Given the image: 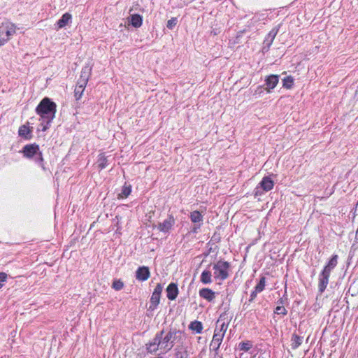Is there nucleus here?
<instances>
[{
	"label": "nucleus",
	"instance_id": "24",
	"mask_svg": "<svg viewBox=\"0 0 358 358\" xmlns=\"http://www.w3.org/2000/svg\"><path fill=\"white\" fill-rule=\"evenodd\" d=\"M224 336V333H222L221 335H219L217 333H215L213 336L211 345L215 346L216 348H218L220 345V342L222 341V338Z\"/></svg>",
	"mask_w": 358,
	"mask_h": 358
},
{
	"label": "nucleus",
	"instance_id": "8",
	"mask_svg": "<svg viewBox=\"0 0 358 358\" xmlns=\"http://www.w3.org/2000/svg\"><path fill=\"white\" fill-rule=\"evenodd\" d=\"M31 133L32 127H29V123L20 126L18 130L19 136L27 140L31 138Z\"/></svg>",
	"mask_w": 358,
	"mask_h": 358
},
{
	"label": "nucleus",
	"instance_id": "28",
	"mask_svg": "<svg viewBox=\"0 0 358 358\" xmlns=\"http://www.w3.org/2000/svg\"><path fill=\"white\" fill-rule=\"evenodd\" d=\"M264 287H265V278L262 277L260 279L259 283L255 287V292L256 293L261 292L264 289Z\"/></svg>",
	"mask_w": 358,
	"mask_h": 358
},
{
	"label": "nucleus",
	"instance_id": "26",
	"mask_svg": "<svg viewBox=\"0 0 358 358\" xmlns=\"http://www.w3.org/2000/svg\"><path fill=\"white\" fill-rule=\"evenodd\" d=\"M189 328L196 333H200L202 330V324L200 322L194 321L190 324Z\"/></svg>",
	"mask_w": 358,
	"mask_h": 358
},
{
	"label": "nucleus",
	"instance_id": "6",
	"mask_svg": "<svg viewBox=\"0 0 358 358\" xmlns=\"http://www.w3.org/2000/svg\"><path fill=\"white\" fill-rule=\"evenodd\" d=\"M278 29L277 28H273L272 30L269 31L263 43L262 51L264 52H267L270 46L273 43L278 34Z\"/></svg>",
	"mask_w": 358,
	"mask_h": 358
},
{
	"label": "nucleus",
	"instance_id": "15",
	"mask_svg": "<svg viewBox=\"0 0 358 358\" xmlns=\"http://www.w3.org/2000/svg\"><path fill=\"white\" fill-rule=\"evenodd\" d=\"M191 221L194 224H198V227L202 224L203 222V215L198 210H194L190 214Z\"/></svg>",
	"mask_w": 358,
	"mask_h": 358
},
{
	"label": "nucleus",
	"instance_id": "13",
	"mask_svg": "<svg viewBox=\"0 0 358 358\" xmlns=\"http://www.w3.org/2000/svg\"><path fill=\"white\" fill-rule=\"evenodd\" d=\"M174 224V219L172 217H169L165 220L162 223H160L158 226L159 231L163 232L169 231Z\"/></svg>",
	"mask_w": 358,
	"mask_h": 358
},
{
	"label": "nucleus",
	"instance_id": "22",
	"mask_svg": "<svg viewBox=\"0 0 358 358\" xmlns=\"http://www.w3.org/2000/svg\"><path fill=\"white\" fill-rule=\"evenodd\" d=\"M294 85V79L292 76H287L282 80V86L286 89H291Z\"/></svg>",
	"mask_w": 358,
	"mask_h": 358
},
{
	"label": "nucleus",
	"instance_id": "19",
	"mask_svg": "<svg viewBox=\"0 0 358 358\" xmlns=\"http://www.w3.org/2000/svg\"><path fill=\"white\" fill-rule=\"evenodd\" d=\"M338 255H334L331 259L329 260L327 265L324 267L323 271H327L328 273H331V270L336 267L338 263Z\"/></svg>",
	"mask_w": 358,
	"mask_h": 358
},
{
	"label": "nucleus",
	"instance_id": "16",
	"mask_svg": "<svg viewBox=\"0 0 358 358\" xmlns=\"http://www.w3.org/2000/svg\"><path fill=\"white\" fill-rule=\"evenodd\" d=\"M199 295L208 301H212L215 298V293L210 289L203 288L199 291Z\"/></svg>",
	"mask_w": 358,
	"mask_h": 358
},
{
	"label": "nucleus",
	"instance_id": "31",
	"mask_svg": "<svg viewBox=\"0 0 358 358\" xmlns=\"http://www.w3.org/2000/svg\"><path fill=\"white\" fill-rule=\"evenodd\" d=\"M240 350L243 351H248L252 348V343L250 342H243L240 343Z\"/></svg>",
	"mask_w": 358,
	"mask_h": 358
},
{
	"label": "nucleus",
	"instance_id": "32",
	"mask_svg": "<svg viewBox=\"0 0 358 358\" xmlns=\"http://www.w3.org/2000/svg\"><path fill=\"white\" fill-rule=\"evenodd\" d=\"M84 90H83V88H81L80 87H76L74 93L75 97L77 100H79L81 98Z\"/></svg>",
	"mask_w": 358,
	"mask_h": 358
},
{
	"label": "nucleus",
	"instance_id": "7",
	"mask_svg": "<svg viewBox=\"0 0 358 358\" xmlns=\"http://www.w3.org/2000/svg\"><path fill=\"white\" fill-rule=\"evenodd\" d=\"M330 273L327 271H322L319 276V291L322 293L326 289L328 283H329V278Z\"/></svg>",
	"mask_w": 358,
	"mask_h": 358
},
{
	"label": "nucleus",
	"instance_id": "1",
	"mask_svg": "<svg viewBox=\"0 0 358 358\" xmlns=\"http://www.w3.org/2000/svg\"><path fill=\"white\" fill-rule=\"evenodd\" d=\"M36 113L40 116L41 124L38 129L45 131L50 126V122L55 117L56 104L50 99H43L38 105L36 109Z\"/></svg>",
	"mask_w": 358,
	"mask_h": 358
},
{
	"label": "nucleus",
	"instance_id": "3",
	"mask_svg": "<svg viewBox=\"0 0 358 358\" xmlns=\"http://www.w3.org/2000/svg\"><path fill=\"white\" fill-rule=\"evenodd\" d=\"M16 32V26L9 22L5 21L0 25V46L8 42Z\"/></svg>",
	"mask_w": 358,
	"mask_h": 358
},
{
	"label": "nucleus",
	"instance_id": "23",
	"mask_svg": "<svg viewBox=\"0 0 358 358\" xmlns=\"http://www.w3.org/2000/svg\"><path fill=\"white\" fill-rule=\"evenodd\" d=\"M302 342V338L297 336L294 335L292 340H291V346L293 349H296L298 348Z\"/></svg>",
	"mask_w": 358,
	"mask_h": 358
},
{
	"label": "nucleus",
	"instance_id": "17",
	"mask_svg": "<svg viewBox=\"0 0 358 358\" xmlns=\"http://www.w3.org/2000/svg\"><path fill=\"white\" fill-rule=\"evenodd\" d=\"M71 20V15L66 13L64 14L61 19L58 20L57 22V26L58 29H61L64 27L66 25H67Z\"/></svg>",
	"mask_w": 358,
	"mask_h": 358
},
{
	"label": "nucleus",
	"instance_id": "27",
	"mask_svg": "<svg viewBox=\"0 0 358 358\" xmlns=\"http://www.w3.org/2000/svg\"><path fill=\"white\" fill-rule=\"evenodd\" d=\"M107 158L103 155H100L97 160V164L99 169H103L106 167Z\"/></svg>",
	"mask_w": 358,
	"mask_h": 358
},
{
	"label": "nucleus",
	"instance_id": "34",
	"mask_svg": "<svg viewBox=\"0 0 358 358\" xmlns=\"http://www.w3.org/2000/svg\"><path fill=\"white\" fill-rule=\"evenodd\" d=\"M7 278V274L5 273H0V288L2 287V282H5Z\"/></svg>",
	"mask_w": 358,
	"mask_h": 358
},
{
	"label": "nucleus",
	"instance_id": "30",
	"mask_svg": "<svg viewBox=\"0 0 358 358\" xmlns=\"http://www.w3.org/2000/svg\"><path fill=\"white\" fill-rule=\"evenodd\" d=\"M220 326V331H223L224 334L225 331L227 330V327L225 326V320L220 317L217 321V326Z\"/></svg>",
	"mask_w": 358,
	"mask_h": 358
},
{
	"label": "nucleus",
	"instance_id": "38",
	"mask_svg": "<svg viewBox=\"0 0 358 358\" xmlns=\"http://www.w3.org/2000/svg\"><path fill=\"white\" fill-rule=\"evenodd\" d=\"M256 189H257L256 194H257L259 193V187H257Z\"/></svg>",
	"mask_w": 358,
	"mask_h": 358
},
{
	"label": "nucleus",
	"instance_id": "33",
	"mask_svg": "<svg viewBox=\"0 0 358 358\" xmlns=\"http://www.w3.org/2000/svg\"><path fill=\"white\" fill-rule=\"evenodd\" d=\"M176 24H177V18L172 17L171 19L168 20L166 27L169 29H173V27L176 25Z\"/></svg>",
	"mask_w": 358,
	"mask_h": 358
},
{
	"label": "nucleus",
	"instance_id": "9",
	"mask_svg": "<svg viewBox=\"0 0 358 358\" xmlns=\"http://www.w3.org/2000/svg\"><path fill=\"white\" fill-rule=\"evenodd\" d=\"M279 77L277 75H270L266 79V90L270 92L271 90L274 89L278 83Z\"/></svg>",
	"mask_w": 358,
	"mask_h": 358
},
{
	"label": "nucleus",
	"instance_id": "14",
	"mask_svg": "<svg viewBox=\"0 0 358 358\" xmlns=\"http://www.w3.org/2000/svg\"><path fill=\"white\" fill-rule=\"evenodd\" d=\"M274 185L273 181L269 177H264L259 183V187L266 192H268L273 189Z\"/></svg>",
	"mask_w": 358,
	"mask_h": 358
},
{
	"label": "nucleus",
	"instance_id": "4",
	"mask_svg": "<svg viewBox=\"0 0 358 358\" xmlns=\"http://www.w3.org/2000/svg\"><path fill=\"white\" fill-rule=\"evenodd\" d=\"M229 264L227 262L220 261L213 265V275L217 279L224 280L229 275Z\"/></svg>",
	"mask_w": 358,
	"mask_h": 358
},
{
	"label": "nucleus",
	"instance_id": "12",
	"mask_svg": "<svg viewBox=\"0 0 358 358\" xmlns=\"http://www.w3.org/2000/svg\"><path fill=\"white\" fill-rule=\"evenodd\" d=\"M167 297L170 300H174L178 294V289L175 283H171L166 288Z\"/></svg>",
	"mask_w": 358,
	"mask_h": 358
},
{
	"label": "nucleus",
	"instance_id": "25",
	"mask_svg": "<svg viewBox=\"0 0 358 358\" xmlns=\"http://www.w3.org/2000/svg\"><path fill=\"white\" fill-rule=\"evenodd\" d=\"M90 68L89 66H85L83 68L80 79L88 81L90 75Z\"/></svg>",
	"mask_w": 358,
	"mask_h": 358
},
{
	"label": "nucleus",
	"instance_id": "21",
	"mask_svg": "<svg viewBox=\"0 0 358 358\" xmlns=\"http://www.w3.org/2000/svg\"><path fill=\"white\" fill-rule=\"evenodd\" d=\"M211 276V273L209 271H204L201 275V281L203 284L210 283L212 282Z\"/></svg>",
	"mask_w": 358,
	"mask_h": 358
},
{
	"label": "nucleus",
	"instance_id": "29",
	"mask_svg": "<svg viewBox=\"0 0 358 358\" xmlns=\"http://www.w3.org/2000/svg\"><path fill=\"white\" fill-rule=\"evenodd\" d=\"M124 287V283L120 280H115L113 281L112 287L115 290H121Z\"/></svg>",
	"mask_w": 358,
	"mask_h": 358
},
{
	"label": "nucleus",
	"instance_id": "2",
	"mask_svg": "<svg viewBox=\"0 0 358 358\" xmlns=\"http://www.w3.org/2000/svg\"><path fill=\"white\" fill-rule=\"evenodd\" d=\"M176 336V333L170 331L164 338L157 336L152 343L147 345V348L151 352L159 349L164 351L169 350L173 347Z\"/></svg>",
	"mask_w": 358,
	"mask_h": 358
},
{
	"label": "nucleus",
	"instance_id": "11",
	"mask_svg": "<svg viewBox=\"0 0 358 358\" xmlns=\"http://www.w3.org/2000/svg\"><path fill=\"white\" fill-rule=\"evenodd\" d=\"M39 148L38 145L30 144L27 145L23 148V153L26 157L30 158L33 157L38 151Z\"/></svg>",
	"mask_w": 358,
	"mask_h": 358
},
{
	"label": "nucleus",
	"instance_id": "20",
	"mask_svg": "<svg viewBox=\"0 0 358 358\" xmlns=\"http://www.w3.org/2000/svg\"><path fill=\"white\" fill-rule=\"evenodd\" d=\"M131 192V186L126 184L122 187L121 192L118 194L119 199L127 198Z\"/></svg>",
	"mask_w": 358,
	"mask_h": 358
},
{
	"label": "nucleus",
	"instance_id": "36",
	"mask_svg": "<svg viewBox=\"0 0 358 358\" xmlns=\"http://www.w3.org/2000/svg\"><path fill=\"white\" fill-rule=\"evenodd\" d=\"M280 310H281V308L280 306H277L276 307V311H277L276 313H279L278 311H280Z\"/></svg>",
	"mask_w": 358,
	"mask_h": 358
},
{
	"label": "nucleus",
	"instance_id": "5",
	"mask_svg": "<svg viewBox=\"0 0 358 358\" xmlns=\"http://www.w3.org/2000/svg\"><path fill=\"white\" fill-rule=\"evenodd\" d=\"M162 290H163L162 285L160 284H157L156 287L154 289V292H152V296L150 299V304L149 306L150 310H151V311L154 310L155 308L159 304Z\"/></svg>",
	"mask_w": 358,
	"mask_h": 358
},
{
	"label": "nucleus",
	"instance_id": "10",
	"mask_svg": "<svg viewBox=\"0 0 358 358\" xmlns=\"http://www.w3.org/2000/svg\"><path fill=\"white\" fill-rule=\"evenodd\" d=\"M150 277V271L148 267L142 266L138 268L136 273V278L140 281H145Z\"/></svg>",
	"mask_w": 358,
	"mask_h": 358
},
{
	"label": "nucleus",
	"instance_id": "35",
	"mask_svg": "<svg viewBox=\"0 0 358 358\" xmlns=\"http://www.w3.org/2000/svg\"><path fill=\"white\" fill-rule=\"evenodd\" d=\"M87 83V81H85V80L79 79L76 87H80L81 88H83V90H85Z\"/></svg>",
	"mask_w": 358,
	"mask_h": 358
},
{
	"label": "nucleus",
	"instance_id": "18",
	"mask_svg": "<svg viewBox=\"0 0 358 358\" xmlns=\"http://www.w3.org/2000/svg\"><path fill=\"white\" fill-rule=\"evenodd\" d=\"M129 21L133 27L138 28L142 24V17L140 15L134 14L130 16Z\"/></svg>",
	"mask_w": 358,
	"mask_h": 358
},
{
	"label": "nucleus",
	"instance_id": "37",
	"mask_svg": "<svg viewBox=\"0 0 358 358\" xmlns=\"http://www.w3.org/2000/svg\"><path fill=\"white\" fill-rule=\"evenodd\" d=\"M353 287H354V285H352L350 287V290H352H352H353Z\"/></svg>",
	"mask_w": 358,
	"mask_h": 358
}]
</instances>
